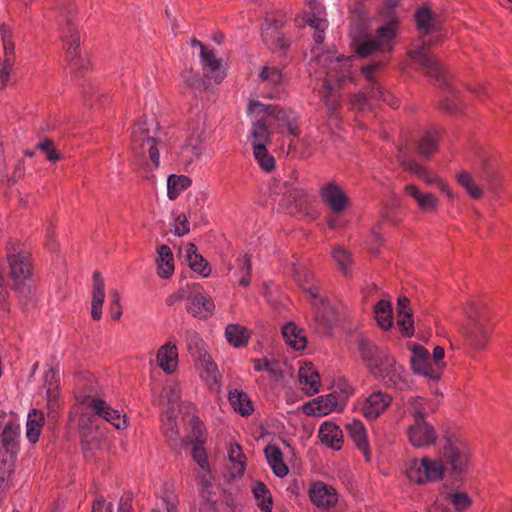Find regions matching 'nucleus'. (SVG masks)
Segmentation results:
<instances>
[{
	"mask_svg": "<svg viewBox=\"0 0 512 512\" xmlns=\"http://www.w3.org/2000/svg\"><path fill=\"white\" fill-rule=\"evenodd\" d=\"M405 193L417 204L420 211L424 213H435L439 207L438 198L430 192H422L416 185L407 184L404 187Z\"/></svg>",
	"mask_w": 512,
	"mask_h": 512,
	"instance_id": "nucleus-26",
	"label": "nucleus"
},
{
	"mask_svg": "<svg viewBox=\"0 0 512 512\" xmlns=\"http://www.w3.org/2000/svg\"><path fill=\"white\" fill-rule=\"evenodd\" d=\"M408 440L415 448L428 447L435 443L436 432L434 427L425 420L415 421L408 427Z\"/></svg>",
	"mask_w": 512,
	"mask_h": 512,
	"instance_id": "nucleus-19",
	"label": "nucleus"
},
{
	"mask_svg": "<svg viewBox=\"0 0 512 512\" xmlns=\"http://www.w3.org/2000/svg\"><path fill=\"white\" fill-rule=\"evenodd\" d=\"M448 501L454 506L457 512L466 511L472 504L471 499L466 493L452 492L447 495Z\"/></svg>",
	"mask_w": 512,
	"mask_h": 512,
	"instance_id": "nucleus-59",
	"label": "nucleus"
},
{
	"mask_svg": "<svg viewBox=\"0 0 512 512\" xmlns=\"http://www.w3.org/2000/svg\"><path fill=\"white\" fill-rule=\"evenodd\" d=\"M0 34L3 43V49L5 58L2 63H0V77L4 80L8 77L12 70V66L14 63V41L13 34L10 27L6 24L0 25Z\"/></svg>",
	"mask_w": 512,
	"mask_h": 512,
	"instance_id": "nucleus-25",
	"label": "nucleus"
},
{
	"mask_svg": "<svg viewBox=\"0 0 512 512\" xmlns=\"http://www.w3.org/2000/svg\"><path fill=\"white\" fill-rule=\"evenodd\" d=\"M346 429L356 447L363 454L365 461H370L371 451L367 438V431L363 422L353 419L346 424Z\"/></svg>",
	"mask_w": 512,
	"mask_h": 512,
	"instance_id": "nucleus-28",
	"label": "nucleus"
},
{
	"mask_svg": "<svg viewBox=\"0 0 512 512\" xmlns=\"http://www.w3.org/2000/svg\"><path fill=\"white\" fill-rule=\"evenodd\" d=\"M341 393L333 391L319 396L303 405V412L308 416H325L335 411H341L347 399L353 394V388L346 382L340 387Z\"/></svg>",
	"mask_w": 512,
	"mask_h": 512,
	"instance_id": "nucleus-9",
	"label": "nucleus"
},
{
	"mask_svg": "<svg viewBox=\"0 0 512 512\" xmlns=\"http://www.w3.org/2000/svg\"><path fill=\"white\" fill-rule=\"evenodd\" d=\"M200 63L205 76L214 83H221L226 77V68L222 60L218 58L210 48H202L200 52Z\"/></svg>",
	"mask_w": 512,
	"mask_h": 512,
	"instance_id": "nucleus-20",
	"label": "nucleus"
},
{
	"mask_svg": "<svg viewBox=\"0 0 512 512\" xmlns=\"http://www.w3.org/2000/svg\"><path fill=\"white\" fill-rule=\"evenodd\" d=\"M157 274L163 279H167L174 273V256L168 245H160L157 248V257L155 259Z\"/></svg>",
	"mask_w": 512,
	"mask_h": 512,
	"instance_id": "nucleus-36",
	"label": "nucleus"
},
{
	"mask_svg": "<svg viewBox=\"0 0 512 512\" xmlns=\"http://www.w3.org/2000/svg\"><path fill=\"white\" fill-rule=\"evenodd\" d=\"M265 457L273 473L283 478L289 473V468L283 460V453L276 445H267L264 449Z\"/></svg>",
	"mask_w": 512,
	"mask_h": 512,
	"instance_id": "nucleus-37",
	"label": "nucleus"
},
{
	"mask_svg": "<svg viewBox=\"0 0 512 512\" xmlns=\"http://www.w3.org/2000/svg\"><path fill=\"white\" fill-rule=\"evenodd\" d=\"M84 403L87 408L94 412L95 415L105 419L116 429H124L127 427L126 416L121 414L118 410L113 409L104 400L97 397L87 396Z\"/></svg>",
	"mask_w": 512,
	"mask_h": 512,
	"instance_id": "nucleus-15",
	"label": "nucleus"
},
{
	"mask_svg": "<svg viewBox=\"0 0 512 512\" xmlns=\"http://www.w3.org/2000/svg\"><path fill=\"white\" fill-rule=\"evenodd\" d=\"M317 63L325 74V80L321 97L330 110H336L340 103L338 97V84L351 74V60L343 55H335L332 52L321 54Z\"/></svg>",
	"mask_w": 512,
	"mask_h": 512,
	"instance_id": "nucleus-4",
	"label": "nucleus"
},
{
	"mask_svg": "<svg viewBox=\"0 0 512 512\" xmlns=\"http://www.w3.org/2000/svg\"><path fill=\"white\" fill-rule=\"evenodd\" d=\"M238 282L241 286L247 287L251 282L252 265L251 258L247 254L236 260Z\"/></svg>",
	"mask_w": 512,
	"mask_h": 512,
	"instance_id": "nucleus-54",
	"label": "nucleus"
},
{
	"mask_svg": "<svg viewBox=\"0 0 512 512\" xmlns=\"http://www.w3.org/2000/svg\"><path fill=\"white\" fill-rule=\"evenodd\" d=\"M37 148L46 153V158L51 162H56L60 159L59 153L54 148L53 141L50 139H44L41 141Z\"/></svg>",
	"mask_w": 512,
	"mask_h": 512,
	"instance_id": "nucleus-62",
	"label": "nucleus"
},
{
	"mask_svg": "<svg viewBox=\"0 0 512 512\" xmlns=\"http://www.w3.org/2000/svg\"><path fill=\"white\" fill-rule=\"evenodd\" d=\"M309 5L314 12L307 16V24L315 30H326L328 28V21L323 16L324 8L314 0L311 1Z\"/></svg>",
	"mask_w": 512,
	"mask_h": 512,
	"instance_id": "nucleus-52",
	"label": "nucleus"
},
{
	"mask_svg": "<svg viewBox=\"0 0 512 512\" xmlns=\"http://www.w3.org/2000/svg\"><path fill=\"white\" fill-rule=\"evenodd\" d=\"M79 34H73L66 42V60L72 70L80 71L89 67V60L82 53Z\"/></svg>",
	"mask_w": 512,
	"mask_h": 512,
	"instance_id": "nucleus-24",
	"label": "nucleus"
},
{
	"mask_svg": "<svg viewBox=\"0 0 512 512\" xmlns=\"http://www.w3.org/2000/svg\"><path fill=\"white\" fill-rule=\"evenodd\" d=\"M308 191L301 185L288 187L284 192V198L289 204H295L302 208L308 202Z\"/></svg>",
	"mask_w": 512,
	"mask_h": 512,
	"instance_id": "nucleus-53",
	"label": "nucleus"
},
{
	"mask_svg": "<svg viewBox=\"0 0 512 512\" xmlns=\"http://www.w3.org/2000/svg\"><path fill=\"white\" fill-rule=\"evenodd\" d=\"M177 298L186 300L187 312L199 319H206L214 312L215 305L212 298L198 283L187 284L180 288Z\"/></svg>",
	"mask_w": 512,
	"mask_h": 512,
	"instance_id": "nucleus-10",
	"label": "nucleus"
},
{
	"mask_svg": "<svg viewBox=\"0 0 512 512\" xmlns=\"http://www.w3.org/2000/svg\"><path fill=\"white\" fill-rule=\"evenodd\" d=\"M105 299V284L101 274L97 271L93 273L91 317L93 320H100L102 317V306Z\"/></svg>",
	"mask_w": 512,
	"mask_h": 512,
	"instance_id": "nucleus-33",
	"label": "nucleus"
},
{
	"mask_svg": "<svg viewBox=\"0 0 512 512\" xmlns=\"http://www.w3.org/2000/svg\"><path fill=\"white\" fill-rule=\"evenodd\" d=\"M439 455L446 469H449L453 475H460L470 464L471 448L463 437L447 435L440 442Z\"/></svg>",
	"mask_w": 512,
	"mask_h": 512,
	"instance_id": "nucleus-5",
	"label": "nucleus"
},
{
	"mask_svg": "<svg viewBox=\"0 0 512 512\" xmlns=\"http://www.w3.org/2000/svg\"><path fill=\"white\" fill-rule=\"evenodd\" d=\"M46 398L49 407H54L60 398L58 375L53 369L45 374Z\"/></svg>",
	"mask_w": 512,
	"mask_h": 512,
	"instance_id": "nucleus-48",
	"label": "nucleus"
},
{
	"mask_svg": "<svg viewBox=\"0 0 512 512\" xmlns=\"http://www.w3.org/2000/svg\"><path fill=\"white\" fill-rule=\"evenodd\" d=\"M259 78L268 86H278L283 82L282 71L275 66H264L260 71Z\"/></svg>",
	"mask_w": 512,
	"mask_h": 512,
	"instance_id": "nucleus-57",
	"label": "nucleus"
},
{
	"mask_svg": "<svg viewBox=\"0 0 512 512\" xmlns=\"http://www.w3.org/2000/svg\"><path fill=\"white\" fill-rule=\"evenodd\" d=\"M374 317L382 330H389L393 326V310L391 302L385 299L378 301L374 306Z\"/></svg>",
	"mask_w": 512,
	"mask_h": 512,
	"instance_id": "nucleus-41",
	"label": "nucleus"
},
{
	"mask_svg": "<svg viewBox=\"0 0 512 512\" xmlns=\"http://www.w3.org/2000/svg\"><path fill=\"white\" fill-rule=\"evenodd\" d=\"M320 441L333 449H340L343 441V433L336 424L325 421L321 424L318 432Z\"/></svg>",
	"mask_w": 512,
	"mask_h": 512,
	"instance_id": "nucleus-35",
	"label": "nucleus"
},
{
	"mask_svg": "<svg viewBox=\"0 0 512 512\" xmlns=\"http://www.w3.org/2000/svg\"><path fill=\"white\" fill-rule=\"evenodd\" d=\"M252 492L261 511L272 512L273 498L267 486L261 481H256L252 486Z\"/></svg>",
	"mask_w": 512,
	"mask_h": 512,
	"instance_id": "nucleus-45",
	"label": "nucleus"
},
{
	"mask_svg": "<svg viewBox=\"0 0 512 512\" xmlns=\"http://www.w3.org/2000/svg\"><path fill=\"white\" fill-rule=\"evenodd\" d=\"M227 457L230 463L229 473L231 478H241L245 473L247 465V458L242 446L235 441L229 442Z\"/></svg>",
	"mask_w": 512,
	"mask_h": 512,
	"instance_id": "nucleus-29",
	"label": "nucleus"
},
{
	"mask_svg": "<svg viewBox=\"0 0 512 512\" xmlns=\"http://www.w3.org/2000/svg\"><path fill=\"white\" fill-rule=\"evenodd\" d=\"M225 336L228 343L234 347H245L250 339V333L244 326L229 324L225 329Z\"/></svg>",
	"mask_w": 512,
	"mask_h": 512,
	"instance_id": "nucleus-44",
	"label": "nucleus"
},
{
	"mask_svg": "<svg viewBox=\"0 0 512 512\" xmlns=\"http://www.w3.org/2000/svg\"><path fill=\"white\" fill-rule=\"evenodd\" d=\"M179 352L177 340L170 337L156 351V365L167 375L175 373L178 369Z\"/></svg>",
	"mask_w": 512,
	"mask_h": 512,
	"instance_id": "nucleus-16",
	"label": "nucleus"
},
{
	"mask_svg": "<svg viewBox=\"0 0 512 512\" xmlns=\"http://www.w3.org/2000/svg\"><path fill=\"white\" fill-rule=\"evenodd\" d=\"M409 57L413 63L426 70L431 77L438 78L442 75L443 69L440 63L436 58L428 55L424 46H421L418 50L411 51Z\"/></svg>",
	"mask_w": 512,
	"mask_h": 512,
	"instance_id": "nucleus-30",
	"label": "nucleus"
},
{
	"mask_svg": "<svg viewBox=\"0 0 512 512\" xmlns=\"http://www.w3.org/2000/svg\"><path fill=\"white\" fill-rule=\"evenodd\" d=\"M322 202L335 214H341L350 205L349 198L341 185L336 182L324 184L319 191Z\"/></svg>",
	"mask_w": 512,
	"mask_h": 512,
	"instance_id": "nucleus-14",
	"label": "nucleus"
},
{
	"mask_svg": "<svg viewBox=\"0 0 512 512\" xmlns=\"http://www.w3.org/2000/svg\"><path fill=\"white\" fill-rule=\"evenodd\" d=\"M295 279L303 291L306 292L313 300V304L316 306L315 321L317 322L319 329L323 332L329 330L336 318L335 311L327 301L319 297L318 288L311 283L313 275L307 271L300 272L296 270Z\"/></svg>",
	"mask_w": 512,
	"mask_h": 512,
	"instance_id": "nucleus-7",
	"label": "nucleus"
},
{
	"mask_svg": "<svg viewBox=\"0 0 512 512\" xmlns=\"http://www.w3.org/2000/svg\"><path fill=\"white\" fill-rule=\"evenodd\" d=\"M185 341L188 352L195 360L203 356L204 353H207L204 348V341L196 332L188 331Z\"/></svg>",
	"mask_w": 512,
	"mask_h": 512,
	"instance_id": "nucleus-55",
	"label": "nucleus"
},
{
	"mask_svg": "<svg viewBox=\"0 0 512 512\" xmlns=\"http://www.w3.org/2000/svg\"><path fill=\"white\" fill-rule=\"evenodd\" d=\"M228 399L232 408L241 416H249L253 412V404L245 392L234 389L229 392Z\"/></svg>",
	"mask_w": 512,
	"mask_h": 512,
	"instance_id": "nucleus-42",
	"label": "nucleus"
},
{
	"mask_svg": "<svg viewBox=\"0 0 512 512\" xmlns=\"http://www.w3.org/2000/svg\"><path fill=\"white\" fill-rule=\"evenodd\" d=\"M446 466L440 455L437 457L423 456L410 458L405 462V475L415 484L437 482L444 478Z\"/></svg>",
	"mask_w": 512,
	"mask_h": 512,
	"instance_id": "nucleus-6",
	"label": "nucleus"
},
{
	"mask_svg": "<svg viewBox=\"0 0 512 512\" xmlns=\"http://www.w3.org/2000/svg\"><path fill=\"white\" fill-rule=\"evenodd\" d=\"M164 394L169 403H177L181 398V387L176 382L170 383L164 388Z\"/></svg>",
	"mask_w": 512,
	"mask_h": 512,
	"instance_id": "nucleus-64",
	"label": "nucleus"
},
{
	"mask_svg": "<svg viewBox=\"0 0 512 512\" xmlns=\"http://www.w3.org/2000/svg\"><path fill=\"white\" fill-rule=\"evenodd\" d=\"M44 424V413L35 408L30 409L26 421V437L30 443L35 444L39 440Z\"/></svg>",
	"mask_w": 512,
	"mask_h": 512,
	"instance_id": "nucleus-38",
	"label": "nucleus"
},
{
	"mask_svg": "<svg viewBox=\"0 0 512 512\" xmlns=\"http://www.w3.org/2000/svg\"><path fill=\"white\" fill-rule=\"evenodd\" d=\"M456 179L471 198L480 199L483 196L482 188L474 181L470 173L461 171L457 173Z\"/></svg>",
	"mask_w": 512,
	"mask_h": 512,
	"instance_id": "nucleus-51",
	"label": "nucleus"
},
{
	"mask_svg": "<svg viewBox=\"0 0 512 512\" xmlns=\"http://www.w3.org/2000/svg\"><path fill=\"white\" fill-rule=\"evenodd\" d=\"M298 380L302 391L306 395L312 396L320 391V375L312 363L304 362L299 367Z\"/></svg>",
	"mask_w": 512,
	"mask_h": 512,
	"instance_id": "nucleus-22",
	"label": "nucleus"
},
{
	"mask_svg": "<svg viewBox=\"0 0 512 512\" xmlns=\"http://www.w3.org/2000/svg\"><path fill=\"white\" fill-rule=\"evenodd\" d=\"M201 379L210 387L219 384L220 373L217 365L208 353L195 360Z\"/></svg>",
	"mask_w": 512,
	"mask_h": 512,
	"instance_id": "nucleus-32",
	"label": "nucleus"
},
{
	"mask_svg": "<svg viewBox=\"0 0 512 512\" xmlns=\"http://www.w3.org/2000/svg\"><path fill=\"white\" fill-rule=\"evenodd\" d=\"M7 259L10 266L11 277L15 281V289L20 293H25V281L30 280L32 276V266L28 253H8Z\"/></svg>",
	"mask_w": 512,
	"mask_h": 512,
	"instance_id": "nucleus-13",
	"label": "nucleus"
},
{
	"mask_svg": "<svg viewBox=\"0 0 512 512\" xmlns=\"http://www.w3.org/2000/svg\"><path fill=\"white\" fill-rule=\"evenodd\" d=\"M262 40L272 51H282L289 46L276 23H266L263 26Z\"/></svg>",
	"mask_w": 512,
	"mask_h": 512,
	"instance_id": "nucleus-34",
	"label": "nucleus"
},
{
	"mask_svg": "<svg viewBox=\"0 0 512 512\" xmlns=\"http://www.w3.org/2000/svg\"><path fill=\"white\" fill-rule=\"evenodd\" d=\"M361 359L369 372L386 387L400 391L412 388L413 382L403 365L399 364L388 349L379 347L361 336L358 341Z\"/></svg>",
	"mask_w": 512,
	"mask_h": 512,
	"instance_id": "nucleus-1",
	"label": "nucleus"
},
{
	"mask_svg": "<svg viewBox=\"0 0 512 512\" xmlns=\"http://www.w3.org/2000/svg\"><path fill=\"white\" fill-rule=\"evenodd\" d=\"M174 234L177 236H184L190 231L188 217L185 214H179L174 221Z\"/></svg>",
	"mask_w": 512,
	"mask_h": 512,
	"instance_id": "nucleus-63",
	"label": "nucleus"
},
{
	"mask_svg": "<svg viewBox=\"0 0 512 512\" xmlns=\"http://www.w3.org/2000/svg\"><path fill=\"white\" fill-rule=\"evenodd\" d=\"M186 258L189 267L199 273L203 277L210 275L211 269L208 266L207 261L202 255L197 253V247L193 243H188L185 246Z\"/></svg>",
	"mask_w": 512,
	"mask_h": 512,
	"instance_id": "nucleus-39",
	"label": "nucleus"
},
{
	"mask_svg": "<svg viewBox=\"0 0 512 512\" xmlns=\"http://www.w3.org/2000/svg\"><path fill=\"white\" fill-rule=\"evenodd\" d=\"M192 181L185 175H170L167 179V195L170 200H175L183 191H185Z\"/></svg>",
	"mask_w": 512,
	"mask_h": 512,
	"instance_id": "nucleus-47",
	"label": "nucleus"
},
{
	"mask_svg": "<svg viewBox=\"0 0 512 512\" xmlns=\"http://www.w3.org/2000/svg\"><path fill=\"white\" fill-rule=\"evenodd\" d=\"M159 124L154 117L139 118L131 130V151L141 165L158 168L160 154L158 149Z\"/></svg>",
	"mask_w": 512,
	"mask_h": 512,
	"instance_id": "nucleus-3",
	"label": "nucleus"
},
{
	"mask_svg": "<svg viewBox=\"0 0 512 512\" xmlns=\"http://www.w3.org/2000/svg\"><path fill=\"white\" fill-rule=\"evenodd\" d=\"M400 0H384L379 8L380 15L389 24L377 29L375 37H366L358 40L354 28H351L350 35L354 39L355 51L361 57H367L374 53H389L393 50L395 30L392 23L396 21L395 9Z\"/></svg>",
	"mask_w": 512,
	"mask_h": 512,
	"instance_id": "nucleus-2",
	"label": "nucleus"
},
{
	"mask_svg": "<svg viewBox=\"0 0 512 512\" xmlns=\"http://www.w3.org/2000/svg\"><path fill=\"white\" fill-rule=\"evenodd\" d=\"M252 362L255 371L268 372L271 376L275 377L276 379L282 378L283 376V371L280 362L274 358H258L253 359Z\"/></svg>",
	"mask_w": 512,
	"mask_h": 512,
	"instance_id": "nucleus-50",
	"label": "nucleus"
},
{
	"mask_svg": "<svg viewBox=\"0 0 512 512\" xmlns=\"http://www.w3.org/2000/svg\"><path fill=\"white\" fill-rule=\"evenodd\" d=\"M410 365L414 373L424 377L438 380L440 378V366L433 364L429 351L419 344H411Z\"/></svg>",
	"mask_w": 512,
	"mask_h": 512,
	"instance_id": "nucleus-11",
	"label": "nucleus"
},
{
	"mask_svg": "<svg viewBox=\"0 0 512 512\" xmlns=\"http://www.w3.org/2000/svg\"><path fill=\"white\" fill-rule=\"evenodd\" d=\"M380 63L374 62L362 68V74L369 82V91L367 93H358L354 95L352 103L357 110H364L368 99L381 100L386 94L385 88L374 78V71L378 69Z\"/></svg>",
	"mask_w": 512,
	"mask_h": 512,
	"instance_id": "nucleus-12",
	"label": "nucleus"
},
{
	"mask_svg": "<svg viewBox=\"0 0 512 512\" xmlns=\"http://www.w3.org/2000/svg\"><path fill=\"white\" fill-rule=\"evenodd\" d=\"M408 411L415 421H419L424 420L434 408L425 398L416 396L408 400Z\"/></svg>",
	"mask_w": 512,
	"mask_h": 512,
	"instance_id": "nucleus-46",
	"label": "nucleus"
},
{
	"mask_svg": "<svg viewBox=\"0 0 512 512\" xmlns=\"http://www.w3.org/2000/svg\"><path fill=\"white\" fill-rule=\"evenodd\" d=\"M396 324L404 336L411 337L414 335V321L410 311L399 313L397 316Z\"/></svg>",
	"mask_w": 512,
	"mask_h": 512,
	"instance_id": "nucleus-60",
	"label": "nucleus"
},
{
	"mask_svg": "<svg viewBox=\"0 0 512 512\" xmlns=\"http://www.w3.org/2000/svg\"><path fill=\"white\" fill-rule=\"evenodd\" d=\"M392 403V397L384 391H375L371 393L363 402L361 407L365 418L377 419Z\"/></svg>",
	"mask_w": 512,
	"mask_h": 512,
	"instance_id": "nucleus-21",
	"label": "nucleus"
},
{
	"mask_svg": "<svg viewBox=\"0 0 512 512\" xmlns=\"http://www.w3.org/2000/svg\"><path fill=\"white\" fill-rule=\"evenodd\" d=\"M2 446L4 450L10 454L11 457L15 456L19 450V429L12 423H7L2 431Z\"/></svg>",
	"mask_w": 512,
	"mask_h": 512,
	"instance_id": "nucleus-43",
	"label": "nucleus"
},
{
	"mask_svg": "<svg viewBox=\"0 0 512 512\" xmlns=\"http://www.w3.org/2000/svg\"><path fill=\"white\" fill-rule=\"evenodd\" d=\"M256 120L253 122L250 138L253 147H256L258 144L260 146H267L270 142V133L268 131L269 123L266 121L263 116H253Z\"/></svg>",
	"mask_w": 512,
	"mask_h": 512,
	"instance_id": "nucleus-40",
	"label": "nucleus"
},
{
	"mask_svg": "<svg viewBox=\"0 0 512 512\" xmlns=\"http://www.w3.org/2000/svg\"><path fill=\"white\" fill-rule=\"evenodd\" d=\"M205 437L199 433L196 436L192 447V458L197 463L200 469V481L204 486L209 485L210 476V464L208 461V455L204 448Z\"/></svg>",
	"mask_w": 512,
	"mask_h": 512,
	"instance_id": "nucleus-27",
	"label": "nucleus"
},
{
	"mask_svg": "<svg viewBox=\"0 0 512 512\" xmlns=\"http://www.w3.org/2000/svg\"><path fill=\"white\" fill-rule=\"evenodd\" d=\"M282 335L288 347L295 351L304 350L307 346V336L303 328L294 322H287L282 327Z\"/></svg>",
	"mask_w": 512,
	"mask_h": 512,
	"instance_id": "nucleus-31",
	"label": "nucleus"
},
{
	"mask_svg": "<svg viewBox=\"0 0 512 512\" xmlns=\"http://www.w3.org/2000/svg\"><path fill=\"white\" fill-rule=\"evenodd\" d=\"M491 326L487 323L484 316H480L477 320H471L466 328V343L467 345L475 350L480 351L485 348Z\"/></svg>",
	"mask_w": 512,
	"mask_h": 512,
	"instance_id": "nucleus-17",
	"label": "nucleus"
},
{
	"mask_svg": "<svg viewBox=\"0 0 512 512\" xmlns=\"http://www.w3.org/2000/svg\"><path fill=\"white\" fill-rule=\"evenodd\" d=\"M248 112L251 116L265 117L269 126L276 124L278 128L286 127L288 133L294 137L300 135L297 118L291 110H285L273 105H265L260 101L254 100L250 101Z\"/></svg>",
	"mask_w": 512,
	"mask_h": 512,
	"instance_id": "nucleus-8",
	"label": "nucleus"
},
{
	"mask_svg": "<svg viewBox=\"0 0 512 512\" xmlns=\"http://www.w3.org/2000/svg\"><path fill=\"white\" fill-rule=\"evenodd\" d=\"M206 132L204 128H196L186 139L182 147V155L189 162L198 159L205 151Z\"/></svg>",
	"mask_w": 512,
	"mask_h": 512,
	"instance_id": "nucleus-23",
	"label": "nucleus"
},
{
	"mask_svg": "<svg viewBox=\"0 0 512 512\" xmlns=\"http://www.w3.org/2000/svg\"><path fill=\"white\" fill-rule=\"evenodd\" d=\"M415 19L419 29L428 30L432 20V12L427 7H421L416 11Z\"/></svg>",
	"mask_w": 512,
	"mask_h": 512,
	"instance_id": "nucleus-61",
	"label": "nucleus"
},
{
	"mask_svg": "<svg viewBox=\"0 0 512 512\" xmlns=\"http://www.w3.org/2000/svg\"><path fill=\"white\" fill-rule=\"evenodd\" d=\"M332 257L338 264L339 268L342 270L344 274H347L351 270L352 260L351 255L347 250L343 247H335L333 248Z\"/></svg>",
	"mask_w": 512,
	"mask_h": 512,
	"instance_id": "nucleus-58",
	"label": "nucleus"
},
{
	"mask_svg": "<svg viewBox=\"0 0 512 512\" xmlns=\"http://www.w3.org/2000/svg\"><path fill=\"white\" fill-rule=\"evenodd\" d=\"M308 495L311 502L322 509H330L338 502L336 489L322 481L312 483L309 487Z\"/></svg>",
	"mask_w": 512,
	"mask_h": 512,
	"instance_id": "nucleus-18",
	"label": "nucleus"
},
{
	"mask_svg": "<svg viewBox=\"0 0 512 512\" xmlns=\"http://www.w3.org/2000/svg\"><path fill=\"white\" fill-rule=\"evenodd\" d=\"M253 155L261 169L266 172H270L274 169L275 159L268 152L266 146H260L258 144L256 147H253Z\"/></svg>",
	"mask_w": 512,
	"mask_h": 512,
	"instance_id": "nucleus-56",
	"label": "nucleus"
},
{
	"mask_svg": "<svg viewBox=\"0 0 512 512\" xmlns=\"http://www.w3.org/2000/svg\"><path fill=\"white\" fill-rule=\"evenodd\" d=\"M439 133L436 130L426 131L418 142V153L421 156L429 157L438 147Z\"/></svg>",
	"mask_w": 512,
	"mask_h": 512,
	"instance_id": "nucleus-49",
	"label": "nucleus"
}]
</instances>
